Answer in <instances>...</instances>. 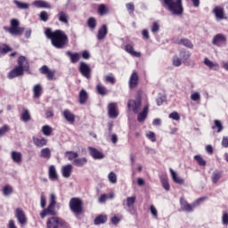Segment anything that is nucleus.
<instances>
[{"label":"nucleus","instance_id":"4","mask_svg":"<svg viewBox=\"0 0 228 228\" xmlns=\"http://www.w3.org/2000/svg\"><path fill=\"white\" fill-rule=\"evenodd\" d=\"M20 21L17 19L11 20V27L7 28L8 33L12 37H20L24 33V28L19 27Z\"/></svg>","mask_w":228,"mask_h":228},{"label":"nucleus","instance_id":"36","mask_svg":"<svg viewBox=\"0 0 228 228\" xmlns=\"http://www.w3.org/2000/svg\"><path fill=\"white\" fill-rule=\"evenodd\" d=\"M86 163H88V159L85 157L79 159L77 157V159L73 160V165L75 167H85Z\"/></svg>","mask_w":228,"mask_h":228},{"label":"nucleus","instance_id":"42","mask_svg":"<svg viewBox=\"0 0 228 228\" xmlns=\"http://www.w3.org/2000/svg\"><path fill=\"white\" fill-rule=\"evenodd\" d=\"M33 94L35 99H38L42 95V86L40 84L34 86Z\"/></svg>","mask_w":228,"mask_h":228},{"label":"nucleus","instance_id":"20","mask_svg":"<svg viewBox=\"0 0 228 228\" xmlns=\"http://www.w3.org/2000/svg\"><path fill=\"white\" fill-rule=\"evenodd\" d=\"M225 42H227V37L224 34H216L212 39L214 45H220V44H225Z\"/></svg>","mask_w":228,"mask_h":228},{"label":"nucleus","instance_id":"38","mask_svg":"<svg viewBox=\"0 0 228 228\" xmlns=\"http://www.w3.org/2000/svg\"><path fill=\"white\" fill-rule=\"evenodd\" d=\"M178 45H184V47H188L189 49H193V44L191 41L186 38H182L177 41Z\"/></svg>","mask_w":228,"mask_h":228},{"label":"nucleus","instance_id":"28","mask_svg":"<svg viewBox=\"0 0 228 228\" xmlns=\"http://www.w3.org/2000/svg\"><path fill=\"white\" fill-rule=\"evenodd\" d=\"M125 51L131 56H134L135 58H140L142 56V53L140 52L134 51V48L131 45H126L125 46Z\"/></svg>","mask_w":228,"mask_h":228},{"label":"nucleus","instance_id":"41","mask_svg":"<svg viewBox=\"0 0 228 228\" xmlns=\"http://www.w3.org/2000/svg\"><path fill=\"white\" fill-rule=\"evenodd\" d=\"M108 222V216L100 215L94 219V225H101V224H106Z\"/></svg>","mask_w":228,"mask_h":228},{"label":"nucleus","instance_id":"46","mask_svg":"<svg viewBox=\"0 0 228 228\" xmlns=\"http://www.w3.org/2000/svg\"><path fill=\"white\" fill-rule=\"evenodd\" d=\"M167 101V95L163 93H159L156 98L157 106L163 105V102Z\"/></svg>","mask_w":228,"mask_h":228},{"label":"nucleus","instance_id":"10","mask_svg":"<svg viewBox=\"0 0 228 228\" xmlns=\"http://www.w3.org/2000/svg\"><path fill=\"white\" fill-rule=\"evenodd\" d=\"M56 205H51L49 204V206L47 207V208H45L41 213H40V216L41 218H45V216H47V215H50L52 216H56V215H58V212L55 209Z\"/></svg>","mask_w":228,"mask_h":228},{"label":"nucleus","instance_id":"26","mask_svg":"<svg viewBox=\"0 0 228 228\" xmlns=\"http://www.w3.org/2000/svg\"><path fill=\"white\" fill-rule=\"evenodd\" d=\"M3 197H11L13 195V187L10 184H5L2 187Z\"/></svg>","mask_w":228,"mask_h":228},{"label":"nucleus","instance_id":"24","mask_svg":"<svg viewBox=\"0 0 228 228\" xmlns=\"http://www.w3.org/2000/svg\"><path fill=\"white\" fill-rule=\"evenodd\" d=\"M11 159H12L13 163H17L18 165L22 163V153L20 151H12L11 152Z\"/></svg>","mask_w":228,"mask_h":228},{"label":"nucleus","instance_id":"21","mask_svg":"<svg viewBox=\"0 0 228 228\" xmlns=\"http://www.w3.org/2000/svg\"><path fill=\"white\" fill-rule=\"evenodd\" d=\"M62 117L67 122H69V124H74V122H76V115L69 110H64L62 111Z\"/></svg>","mask_w":228,"mask_h":228},{"label":"nucleus","instance_id":"12","mask_svg":"<svg viewBox=\"0 0 228 228\" xmlns=\"http://www.w3.org/2000/svg\"><path fill=\"white\" fill-rule=\"evenodd\" d=\"M15 216L20 225H25L28 223V218H26V214L22 208H16Z\"/></svg>","mask_w":228,"mask_h":228},{"label":"nucleus","instance_id":"17","mask_svg":"<svg viewBox=\"0 0 228 228\" xmlns=\"http://www.w3.org/2000/svg\"><path fill=\"white\" fill-rule=\"evenodd\" d=\"M108 114L110 118H117V117H118V110H117L116 102H112L108 105Z\"/></svg>","mask_w":228,"mask_h":228},{"label":"nucleus","instance_id":"18","mask_svg":"<svg viewBox=\"0 0 228 228\" xmlns=\"http://www.w3.org/2000/svg\"><path fill=\"white\" fill-rule=\"evenodd\" d=\"M138 81H139L138 73L134 71L130 76V78L128 81L129 88L131 90H133L134 88H136V86H138Z\"/></svg>","mask_w":228,"mask_h":228},{"label":"nucleus","instance_id":"44","mask_svg":"<svg viewBox=\"0 0 228 228\" xmlns=\"http://www.w3.org/2000/svg\"><path fill=\"white\" fill-rule=\"evenodd\" d=\"M212 183L214 184H216V183H218V181H220V179H222V172L221 171H215L213 174H212Z\"/></svg>","mask_w":228,"mask_h":228},{"label":"nucleus","instance_id":"30","mask_svg":"<svg viewBox=\"0 0 228 228\" xmlns=\"http://www.w3.org/2000/svg\"><path fill=\"white\" fill-rule=\"evenodd\" d=\"M204 64L208 67L211 70H218L220 69V66L216 62H213L211 60L208 58L204 59Z\"/></svg>","mask_w":228,"mask_h":228},{"label":"nucleus","instance_id":"27","mask_svg":"<svg viewBox=\"0 0 228 228\" xmlns=\"http://www.w3.org/2000/svg\"><path fill=\"white\" fill-rule=\"evenodd\" d=\"M57 19L59 22H61L62 24H69V14L64 11H59Z\"/></svg>","mask_w":228,"mask_h":228},{"label":"nucleus","instance_id":"13","mask_svg":"<svg viewBox=\"0 0 228 228\" xmlns=\"http://www.w3.org/2000/svg\"><path fill=\"white\" fill-rule=\"evenodd\" d=\"M79 72L82 76H84V77L90 79V73L92 72V69L86 62H80Z\"/></svg>","mask_w":228,"mask_h":228},{"label":"nucleus","instance_id":"11","mask_svg":"<svg viewBox=\"0 0 228 228\" xmlns=\"http://www.w3.org/2000/svg\"><path fill=\"white\" fill-rule=\"evenodd\" d=\"M39 72L46 76L48 81H53V79H54V75L56 74V71L49 69L47 65H44L42 68H40Z\"/></svg>","mask_w":228,"mask_h":228},{"label":"nucleus","instance_id":"57","mask_svg":"<svg viewBox=\"0 0 228 228\" xmlns=\"http://www.w3.org/2000/svg\"><path fill=\"white\" fill-rule=\"evenodd\" d=\"M221 222H222L223 225L227 227V225H228V212L227 211L223 212V215H222V217H221Z\"/></svg>","mask_w":228,"mask_h":228},{"label":"nucleus","instance_id":"16","mask_svg":"<svg viewBox=\"0 0 228 228\" xmlns=\"http://www.w3.org/2000/svg\"><path fill=\"white\" fill-rule=\"evenodd\" d=\"M20 76H24V71L19 66H16L8 73L7 77L8 79H15V77H20Z\"/></svg>","mask_w":228,"mask_h":228},{"label":"nucleus","instance_id":"50","mask_svg":"<svg viewBox=\"0 0 228 228\" xmlns=\"http://www.w3.org/2000/svg\"><path fill=\"white\" fill-rule=\"evenodd\" d=\"M10 51H12V48L8 45L0 44V56L1 54H7Z\"/></svg>","mask_w":228,"mask_h":228},{"label":"nucleus","instance_id":"63","mask_svg":"<svg viewBox=\"0 0 228 228\" xmlns=\"http://www.w3.org/2000/svg\"><path fill=\"white\" fill-rule=\"evenodd\" d=\"M126 8L129 13H134V4L128 3L126 4Z\"/></svg>","mask_w":228,"mask_h":228},{"label":"nucleus","instance_id":"43","mask_svg":"<svg viewBox=\"0 0 228 228\" xmlns=\"http://www.w3.org/2000/svg\"><path fill=\"white\" fill-rule=\"evenodd\" d=\"M78 156L79 154L76 151H69L65 152V158H68L69 161H74Z\"/></svg>","mask_w":228,"mask_h":228},{"label":"nucleus","instance_id":"64","mask_svg":"<svg viewBox=\"0 0 228 228\" xmlns=\"http://www.w3.org/2000/svg\"><path fill=\"white\" fill-rule=\"evenodd\" d=\"M222 147L224 149L228 148V135L227 136H223L222 142H221Z\"/></svg>","mask_w":228,"mask_h":228},{"label":"nucleus","instance_id":"25","mask_svg":"<svg viewBox=\"0 0 228 228\" xmlns=\"http://www.w3.org/2000/svg\"><path fill=\"white\" fill-rule=\"evenodd\" d=\"M48 175H49L50 181L58 180V172L56 171V167H54V165H52L49 167Z\"/></svg>","mask_w":228,"mask_h":228},{"label":"nucleus","instance_id":"9","mask_svg":"<svg viewBox=\"0 0 228 228\" xmlns=\"http://www.w3.org/2000/svg\"><path fill=\"white\" fill-rule=\"evenodd\" d=\"M180 208L185 213H193L195 211V208L193 207V203L190 204L184 198L180 199Z\"/></svg>","mask_w":228,"mask_h":228},{"label":"nucleus","instance_id":"34","mask_svg":"<svg viewBox=\"0 0 228 228\" xmlns=\"http://www.w3.org/2000/svg\"><path fill=\"white\" fill-rule=\"evenodd\" d=\"M78 99H79V104H86V101H88V93H86V90L82 89L79 92Z\"/></svg>","mask_w":228,"mask_h":228},{"label":"nucleus","instance_id":"19","mask_svg":"<svg viewBox=\"0 0 228 228\" xmlns=\"http://www.w3.org/2000/svg\"><path fill=\"white\" fill-rule=\"evenodd\" d=\"M108 35V25L103 24L99 29L96 35L97 40H104Z\"/></svg>","mask_w":228,"mask_h":228},{"label":"nucleus","instance_id":"61","mask_svg":"<svg viewBox=\"0 0 228 228\" xmlns=\"http://www.w3.org/2000/svg\"><path fill=\"white\" fill-rule=\"evenodd\" d=\"M146 138L154 143L156 142V134L150 131L146 134Z\"/></svg>","mask_w":228,"mask_h":228},{"label":"nucleus","instance_id":"32","mask_svg":"<svg viewBox=\"0 0 228 228\" xmlns=\"http://www.w3.org/2000/svg\"><path fill=\"white\" fill-rule=\"evenodd\" d=\"M66 56H69L71 63H77V61H79L80 55L78 53H72L68 51L66 52Z\"/></svg>","mask_w":228,"mask_h":228},{"label":"nucleus","instance_id":"56","mask_svg":"<svg viewBox=\"0 0 228 228\" xmlns=\"http://www.w3.org/2000/svg\"><path fill=\"white\" fill-rule=\"evenodd\" d=\"M104 82L105 83H110V85H115V76L113 74L107 75L104 77Z\"/></svg>","mask_w":228,"mask_h":228},{"label":"nucleus","instance_id":"7","mask_svg":"<svg viewBox=\"0 0 228 228\" xmlns=\"http://www.w3.org/2000/svg\"><path fill=\"white\" fill-rule=\"evenodd\" d=\"M67 223L63 221V219L53 216L47 220L46 225L47 228H58L60 225L61 227H65Z\"/></svg>","mask_w":228,"mask_h":228},{"label":"nucleus","instance_id":"53","mask_svg":"<svg viewBox=\"0 0 228 228\" xmlns=\"http://www.w3.org/2000/svg\"><path fill=\"white\" fill-rule=\"evenodd\" d=\"M159 21H154L151 25V33H153V35L159 33Z\"/></svg>","mask_w":228,"mask_h":228},{"label":"nucleus","instance_id":"3","mask_svg":"<svg viewBox=\"0 0 228 228\" xmlns=\"http://www.w3.org/2000/svg\"><path fill=\"white\" fill-rule=\"evenodd\" d=\"M136 202V196L127 197L123 200L122 206L124 209L129 213V215L134 216L136 215V208H134V204Z\"/></svg>","mask_w":228,"mask_h":228},{"label":"nucleus","instance_id":"40","mask_svg":"<svg viewBox=\"0 0 228 228\" xmlns=\"http://www.w3.org/2000/svg\"><path fill=\"white\" fill-rule=\"evenodd\" d=\"M190 56H191V54L189 51L182 50L179 53V58L182 60L183 63H186Z\"/></svg>","mask_w":228,"mask_h":228},{"label":"nucleus","instance_id":"62","mask_svg":"<svg viewBox=\"0 0 228 228\" xmlns=\"http://www.w3.org/2000/svg\"><path fill=\"white\" fill-rule=\"evenodd\" d=\"M200 93L194 92L191 94V101L197 102V101H200Z\"/></svg>","mask_w":228,"mask_h":228},{"label":"nucleus","instance_id":"23","mask_svg":"<svg viewBox=\"0 0 228 228\" xmlns=\"http://www.w3.org/2000/svg\"><path fill=\"white\" fill-rule=\"evenodd\" d=\"M32 6L35 8H45L47 10H51V4L44 1V0H36L32 3Z\"/></svg>","mask_w":228,"mask_h":228},{"label":"nucleus","instance_id":"35","mask_svg":"<svg viewBox=\"0 0 228 228\" xmlns=\"http://www.w3.org/2000/svg\"><path fill=\"white\" fill-rule=\"evenodd\" d=\"M212 129L214 131H216V133H222L224 131V125L222 124V121L215 119L214 125L212 126Z\"/></svg>","mask_w":228,"mask_h":228},{"label":"nucleus","instance_id":"14","mask_svg":"<svg viewBox=\"0 0 228 228\" xmlns=\"http://www.w3.org/2000/svg\"><path fill=\"white\" fill-rule=\"evenodd\" d=\"M18 68L21 69V70L24 72H28L29 70V62L28 61V59L24 56H20L18 59Z\"/></svg>","mask_w":228,"mask_h":228},{"label":"nucleus","instance_id":"5","mask_svg":"<svg viewBox=\"0 0 228 228\" xmlns=\"http://www.w3.org/2000/svg\"><path fill=\"white\" fill-rule=\"evenodd\" d=\"M69 209L77 215L83 213V201L79 198H72L69 200Z\"/></svg>","mask_w":228,"mask_h":228},{"label":"nucleus","instance_id":"39","mask_svg":"<svg viewBox=\"0 0 228 228\" xmlns=\"http://www.w3.org/2000/svg\"><path fill=\"white\" fill-rule=\"evenodd\" d=\"M20 120H22V122H29V120H31V114L28 109H23V112L20 115Z\"/></svg>","mask_w":228,"mask_h":228},{"label":"nucleus","instance_id":"52","mask_svg":"<svg viewBox=\"0 0 228 228\" xmlns=\"http://www.w3.org/2000/svg\"><path fill=\"white\" fill-rule=\"evenodd\" d=\"M87 26L90 28V29H95L97 28V20L95 18L91 17L87 20Z\"/></svg>","mask_w":228,"mask_h":228},{"label":"nucleus","instance_id":"59","mask_svg":"<svg viewBox=\"0 0 228 228\" xmlns=\"http://www.w3.org/2000/svg\"><path fill=\"white\" fill-rule=\"evenodd\" d=\"M206 197H201V198H199L198 200H194L192 202V206L195 209V208H199V206H200V204H202V202H204V200H206Z\"/></svg>","mask_w":228,"mask_h":228},{"label":"nucleus","instance_id":"8","mask_svg":"<svg viewBox=\"0 0 228 228\" xmlns=\"http://www.w3.org/2000/svg\"><path fill=\"white\" fill-rule=\"evenodd\" d=\"M212 12L214 13L216 20H217V22H220V20L227 19V16H225V11L222 6L214 7Z\"/></svg>","mask_w":228,"mask_h":228},{"label":"nucleus","instance_id":"47","mask_svg":"<svg viewBox=\"0 0 228 228\" xmlns=\"http://www.w3.org/2000/svg\"><path fill=\"white\" fill-rule=\"evenodd\" d=\"M13 3L19 10H28L29 8V4L19 2L18 0H13Z\"/></svg>","mask_w":228,"mask_h":228},{"label":"nucleus","instance_id":"54","mask_svg":"<svg viewBox=\"0 0 228 228\" xmlns=\"http://www.w3.org/2000/svg\"><path fill=\"white\" fill-rule=\"evenodd\" d=\"M38 17L42 22H47V20H49V13H47L45 11H42Z\"/></svg>","mask_w":228,"mask_h":228},{"label":"nucleus","instance_id":"33","mask_svg":"<svg viewBox=\"0 0 228 228\" xmlns=\"http://www.w3.org/2000/svg\"><path fill=\"white\" fill-rule=\"evenodd\" d=\"M149 113V105L144 106L142 112L138 114L137 120L138 122H143L145 118H147V115Z\"/></svg>","mask_w":228,"mask_h":228},{"label":"nucleus","instance_id":"37","mask_svg":"<svg viewBox=\"0 0 228 228\" xmlns=\"http://www.w3.org/2000/svg\"><path fill=\"white\" fill-rule=\"evenodd\" d=\"M39 158H43V159H51V149L49 148L42 149L39 153Z\"/></svg>","mask_w":228,"mask_h":228},{"label":"nucleus","instance_id":"6","mask_svg":"<svg viewBox=\"0 0 228 228\" xmlns=\"http://www.w3.org/2000/svg\"><path fill=\"white\" fill-rule=\"evenodd\" d=\"M127 107L130 111H133L135 114L140 113V110H142V98L136 96L135 100H129Z\"/></svg>","mask_w":228,"mask_h":228},{"label":"nucleus","instance_id":"51","mask_svg":"<svg viewBox=\"0 0 228 228\" xmlns=\"http://www.w3.org/2000/svg\"><path fill=\"white\" fill-rule=\"evenodd\" d=\"M108 181L109 183H110V184H117V181H118L117 174H115V172L109 173Z\"/></svg>","mask_w":228,"mask_h":228},{"label":"nucleus","instance_id":"2","mask_svg":"<svg viewBox=\"0 0 228 228\" xmlns=\"http://www.w3.org/2000/svg\"><path fill=\"white\" fill-rule=\"evenodd\" d=\"M194 8L200 6V0H191ZM162 6L167 7L173 15H183V0H162Z\"/></svg>","mask_w":228,"mask_h":228},{"label":"nucleus","instance_id":"45","mask_svg":"<svg viewBox=\"0 0 228 228\" xmlns=\"http://www.w3.org/2000/svg\"><path fill=\"white\" fill-rule=\"evenodd\" d=\"M110 9H108V6H106V4H102L98 6V13L99 15L102 16V15H106L107 13H109Z\"/></svg>","mask_w":228,"mask_h":228},{"label":"nucleus","instance_id":"1","mask_svg":"<svg viewBox=\"0 0 228 228\" xmlns=\"http://www.w3.org/2000/svg\"><path fill=\"white\" fill-rule=\"evenodd\" d=\"M45 35L51 40L55 49H63L69 44V37L63 30L58 29L53 32L51 28H46Z\"/></svg>","mask_w":228,"mask_h":228},{"label":"nucleus","instance_id":"29","mask_svg":"<svg viewBox=\"0 0 228 228\" xmlns=\"http://www.w3.org/2000/svg\"><path fill=\"white\" fill-rule=\"evenodd\" d=\"M32 141L34 145H36V147H38L39 149H41V147H45V145H47V139L45 138L40 139L38 137H33Z\"/></svg>","mask_w":228,"mask_h":228},{"label":"nucleus","instance_id":"60","mask_svg":"<svg viewBox=\"0 0 228 228\" xmlns=\"http://www.w3.org/2000/svg\"><path fill=\"white\" fill-rule=\"evenodd\" d=\"M182 63H183V60H181V59L179 58V56L175 55V56L173 58V65H174L175 67H181Z\"/></svg>","mask_w":228,"mask_h":228},{"label":"nucleus","instance_id":"31","mask_svg":"<svg viewBox=\"0 0 228 228\" xmlns=\"http://www.w3.org/2000/svg\"><path fill=\"white\" fill-rule=\"evenodd\" d=\"M169 172H170V175H171V177H172L174 183H176V184H184V179L179 177L177 175V173H175V171H174V169L170 168Z\"/></svg>","mask_w":228,"mask_h":228},{"label":"nucleus","instance_id":"58","mask_svg":"<svg viewBox=\"0 0 228 228\" xmlns=\"http://www.w3.org/2000/svg\"><path fill=\"white\" fill-rule=\"evenodd\" d=\"M194 159L197 161L200 167H206V160H204L200 155L194 156Z\"/></svg>","mask_w":228,"mask_h":228},{"label":"nucleus","instance_id":"22","mask_svg":"<svg viewBox=\"0 0 228 228\" xmlns=\"http://www.w3.org/2000/svg\"><path fill=\"white\" fill-rule=\"evenodd\" d=\"M88 151H89L90 156H92V158H94V159H104V154H102V152L99 151L97 149L89 147Z\"/></svg>","mask_w":228,"mask_h":228},{"label":"nucleus","instance_id":"49","mask_svg":"<svg viewBox=\"0 0 228 228\" xmlns=\"http://www.w3.org/2000/svg\"><path fill=\"white\" fill-rule=\"evenodd\" d=\"M96 91H97V94H99V95H106L107 94V89H106V86H104L102 84H98L96 86Z\"/></svg>","mask_w":228,"mask_h":228},{"label":"nucleus","instance_id":"48","mask_svg":"<svg viewBox=\"0 0 228 228\" xmlns=\"http://www.w3.org/2000/svg\"><path fill=\"white\" fill-rule=\"evenodd\" d=\"M162 186L166 191H170V184L168 183V178L167 176H160Z\"/></svg>","mask_w":228,"mask_h":228},{"label":"nucleus","instance_id":"15","mask_svg":"<svg viewBox=\"0 0 228 228\" xmlns=\"http://www.w3.org/2000/svg\"><path fill=\"white\" fill-rule=\"evenodd\" d=\"M72 170H74V167L71 164L63 166L61 169L62 177L69 179L72 175Z\"/></svg>","mask_w":228,"mask_h":228},{"label":"nucleus","instance_id":"55","mask_svg":"<svg viewBox=\"0 0 228 228\" xmlns=\"http://www.w3.org/2000/svg\"><path fill=\"white\" fill-rule=\"evenodd\" d=\"M42 133L45 134V136H51V133H53V128L49 126H44L42 127Z\"/></svg>","mask_w":228,"mask_h":228}]
</instances>
